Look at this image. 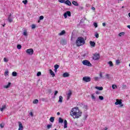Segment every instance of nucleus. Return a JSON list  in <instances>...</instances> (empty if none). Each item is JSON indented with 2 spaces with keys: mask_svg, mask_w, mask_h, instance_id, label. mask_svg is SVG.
<instances>
[{
  "mask_svg": "<svg viewBox=\"0 0 130 130\" xmlns=\"http://www.w3.org/2000/svg\"><path fill=\"white\" fill-rule=\"evenodd\" d=\"M36 28V25H35V24H32L31 25V28L35 29Z\"/></svg>",
  "mask_w": 130,
  "mask_h": 130,
  "instance_id": "nucleus-46",
  "label": "nucleus"
},
{
  "mask_svg": "<svg viewBox=\"0 0 130 130\" xmlns=\"http://www.w3.org/2000/svg\"><path fill=\"white\" fill-rule=\"evenodd\" d=\"M95 93L97 94V95H99V94H100V92L99 91H96L95 92Z\"/></svg>",
  "mask_w": 130,
  "mask_h": 130,
  "instance_id": "nucleus-60",
  "label": "nucleus"
},
{
  "mask_svg": "<svg viewBox=\"0 0 130 130\" xmlns=\"http://www.w3.org/2000/svg\"><path fill=\"white\" fill-rule=\"evenodd\" d=\"M38 102H39V101L38 100H37V99H35V100H34V101H33L34 104H37L38 103Z\"/></svg>",
  "mask_w": 130,
  "mask_h": 130,
  "instance_id": "nucleus-28",
  "label": "nucleus"
},
{
  "mask_svg": "<svg viewBox=\"0 0 130 130\" xmlns=\"http://www.w3.org/2000/svg\"><path fill=\"white\" fill-rule=\"evenodd\" d=\"M49 73L51 75V76H52V77L53 78L54 77V76H55V74H54V72H53V71H52V70L51 69L49 70Z\"/></svg>",
  "mask_w": 130,
  "mask_h": 130,
  "instance_id": "nucleus-13",
  "label": "nucleus"
},
{
  "mask_svg": "<svg viewBox=\"0 0 130 130\" xmlns=\"http://www.w3.org/2000/svg\"><path fill=\"white\" fill-rule=\"evenodd\" d=\"M17 72H12V76L13 77H17Z\"/></svg>",
  "mask_w": 130,
  "mask_h": 130,
  "instance_id": "nucleus-26",
  "label": "nucleus"
},
{
  "mask_svg": "<svg viewBox=\"0 0 130 130\" xmlns=\"http://www.w3.org/2000/svg\"><path fill=\"white\" fill-rule=\"evenodd\" d=\"M106 76L107 77V79H109V74H106Z\"/></svg>",
  "mask_w": 130,
  "mask_h": 130,
  "instance_id": "nucleus-56",
  "label": "nucleus"
},
{
  "mask_svg": "<svg viewBox=\"0 0 130 130\" xmlns=\"http://www.w3.org/2000/svg\"><path fill=\"white\" fill-rule=\"evenodd\" d=\"M0 126L2 128H4L5 125L4 124H0Z\"/></svg>",
  "mask_w": 130,
  "mask_h": 130,
  "instance_id": "nucleus-49",
  "label": "nucleus"
},
{
  "mask_svg": "<svg viewBox=\"0 0 130 130\" xmlns=\"http://www.w3.org/2000/svg\"><path fill=\"white\" fill-rule=\"evenodd\" d=\"M54 69H56L57 70V69H58V68H59V65L58 64H55L54 67Z\"/></svg>",
  "mask_w": 130,
  "mask_h": 130,
  "instance_id": "nucleus-39",
  "label": "nucleus"
},
{
  "mask_svg": "<svg viewBox=\"0 0 130 130\" xmlns=\"http://www.w3.org/2000/svg\"><path fill=\"white\" fill-rule=\"evenodd\" d=\"M94 26L95 28H97V27H98V24H97V23L95 22L94 23Z\"/></svg>",
  "mask_w": 130,
  "mask_h": 130,
  "instance_id": "nucleus-50",
  "label": "nucleus"
},
{
  "mask_svg": "<svg viewBox=\"0 0 130 130\" xmlns=\"http://www.w3.org/2000/svg\"><path fill=\"white\" fill-rule=\"evenodd\" d=\"M103 27H106V23L105 22L103 23Z\"/></svg>",
  "mask_w": 130,
  "mask_h": 130,
  "instance_id": "nucleus-55",
  "label": "nucleus"
},
{
  "mask_svg": "<svg viewBox=\"0 0 130 130\" xmlns=\"http://www.w3.org/2000/svg\"><path fill=\"white\" fill-rule=\"evenodd\" d=\"M54 72H55V73H56L57 72V69L55 68L54 69Z\"/></svg>",
  "mask_w": 130,
  "mask_h": 130,
  "instance_id": "nucleus-62",
  "label": "nucleus"
},
{
  "mask_svg": "<svg viewBox=\"0 0 130 130\" xmlns=\"http://www.w3.org/2000/svg\"><path fill=\"white\" fill-rule=\"evenodd\" d=\"M99 79V77H94L95 81H98Z\"/></svg>",
  "mask_w": 130,
  "mask_h": 130,
  "instance_id": "nucleus-53",
  "label": "nucleus"
},
{
  "mask_svg": "<svg viewBox=\"0 0 130 130\" xmlns=\"http://www.w3.org/2000/svg\"><path fill=\"white\" fill-rule=\"evenodd\" d=\"M84 9V8L83 7H79V10H83Z\"/></svg>",
  "mask_w": 130,
  "mask_h": 130,
  "instance_id": "nucleus-59",
  "label": "nucleus"
},
{
  "mask_svg": "<svg viewBox=\"0 0 130 130\" xmlns=\"http://www.w3.org/2000/svg\"><path fill=\"white\" fill-rule=\"evenodd\" d=\"M91 99H92L93 100H95V99H96V98L95 97V95L92 94V95H91Z\"/></svg>",
  "mask_w": 130,
  "mask_h": 130,
  "instance_id": "nucleus-45",
  "label": "nucleus"
},
{
  "mask_svg": "<svg viewBox=\"0 0 130 130\" xmlns=\"http://www.w3.org/2000/svg\"><path fill=\"white\" fill-rule=\"evenodd\" d=\"M87 117H88V115H84L83 118V120H86V119H87Z\"/></svg>",
  "mask_w": 130,
  "mask_h": 130,
  "instance_id": "nucleus-33",
  "label": "nucleus"
},
{
  "mask_svg": "<svg viewBox=\"0 0 130 130\" xmlns=\"http://www.w3.org/2000/svg\"><path fill=\"white\" fill-rule=\"evenodd\" d=\"M96 38H99V34L98 33H96L95 35Z\"/></svg>",
  "mask_w": 130,
  "mask_h": 130,
  "instance_id": "nucleus-52",
  "label": "nucleus"
},
{
  "mask_svg": "<svg viewBox=\"0 0 130 130\" xmlns=\"http://www.w3.org/2000/svg\"><path fill=\"white\" fill-rule=\"evenodd\" d=\"M128 16L130 17V13H128Z\"/></svg>",
  "mask_w": 130,
  "mask_h": 130,
  "instance_id": "nucleus-64",
  "label": "nucleus"
},
{
  "mask_svg": "<svg viewBox=\"0 0 130 130\" xmlns=\"http://www.w3.org/2000/svg\"><path fill=\"white\" fill-rule=\"evenodd\" d=\"M23 36H28V33L27 32V29H24L23 32Z\"/></svg>",
  "mask_w": 130,
  "mask_h": 130,
  "instance_id": "nucleus-19",
  "label": "nucleus"
},
{
  "mask_svg": "<svg viewBox=\"0 0 130 130\" xmlns=\"http://www.w3.org/2000/svg\"><path fill=\"white\" fill-rule=\"evenodd\" d=\"M58 122H59V123H62V122H63V119L61 118V117H59Z\"/></svg>",
  "mask_w": 130,
  "mask_h": 130,
  "instance_id": "nucleus-23",
  "label": "nucleus"
},
{
  "mask_svg": "<svg viewBox=\"0 0 130 130\" xmlns=\"http://www.w3.org/2000/svg\"><path fill=\"white\" fill-rule=\"evenodd\" d=\"M22 48V46H21V45L18 44L17 45V49H21Z\"/></svg>",
  "mask_w": 130,
  "mask_h": 130,
  "instance_id": "nucleus-43",
  "label": "nucleus"
},
{
  "mask_svg": "<svg viewBox=\"0 0 130 130\" xmlns=\"http://www.w3.org/2000/svg\"><path fill=\"white\" fill-rule=\"evenodd\" d=\"M100 78H103V76H102V72L100 73Z\"/></svg>",
  "mask_w": 130,
  "mask_h": 130,
  "instance_id": "nucleus-54",
  "label": "nucleus"
},
{
  "mask_svg": "<svg viewBox=\"0 0 130 130\" xmlns=\"http://www.w3.org/2000/svg\"><path fill=\"white\" fill-rule=\"evenodd\" d=\"M115 105H120V107H123V104H122V100L121 99H116Z\"/></svg>",
  "mask_w": 130,
  "mask_h": 130,
  "instance_id": "nucleus-3",
  "label": "nucleus"
},
{
  "mask_svg": "<svg viewBox=\"0 0 130 130\" xmlns=\"http://www.w3.org/2000/svg\"><path fill=\"white\" fill-rule=\"evenodd\" d=\"M11 86V82H9L8 84L5 86V88L6 89H8V88H10V86Z\"/></svg>",
  "mask_w": 130,
  "mask_h": 130,
  "instance_id": "nucleus-31",
  "label": "nucleus"
},
{
  "mask_svg": "<svg viewBox=\"0 0 130 130\" xmlns=\"http://www.w3.org/2000/svg\"><path fill=\"white\" fill-rule=\"evenodd\" d=\"M6 108H7L6 105H3L2 107L0 108V110L1 111L3 112L4 110H5V109H6Z\"/></svg>",
  "mask_w": 130,
  "mask_h": 130,
  "instance_id": "nucleus-17",
  "label": "nucleus"
},
{
  "mask_svg": "<svg viewBox=\"0 0 130 130\" xmlns=\"http://www.w3.org/2000/svg\"><path fill=\"white\" fill-rule=\"evenodd\" d=\"M84 108H85V109H88V106H84Z\"/></svg>",
  "mask_w": 130,
  "mask_h": 130,
  "instance_id": "nucleus-57",
  "label": "nucleus"
},
{
  "mask_svg": "<svg viewBox=\"0 0 130 130\" xmlns=\"http://www.w3.org/2000/svg\"><path fill=\"white\" fill-rule=\"evenodd\" d=\"M99 100H104V98L103 97V96H99Z\"/></svg>",
  "mask_w": 130,
  "mask_h": 130,
  "instance_id": "nucleus-42",
  "label": "nucleus"
},
{
  "mask_svg": "<svg viewBox=\"0 0 130 130\" xmlns=\"http://www.w3.org/2000/svg\"><path fill=\"white\" fill-rule=\"evenodd\" d=\"M12 14H10V15L8 16V20L9 23H12L13 22V18H12Z\"/></svg>",
  "mask_w": 130,
  "mask_h": 130,
  "instance_id": "nucleus-11",
  "label": "nucleus"
},
{
  "mask_svg": "<svg viewBox=\"0 0 130 130\" xmlns=\"http://www.w3.org/2000/svg\"><path fill=\"white\" fill-rule=\"evenodd\" d=\"M82 80L83 82H85V83H88L91 81V78L88 76H84L83 77Z\"/></svg>",
  "mask_w": 130,
  "mask_h": 130,
  "instance_id": "nucleus-4",
  "label": "nucleus"
},
{
  "mask_svg": "<svg viewBox=\"0 0 130 130\" xmlns=\"http://www.w3.org/2000/svg\"><path fill=\"white\" fill-rule=\"evenodd\" d=\"M62 77L63 78H67L68 77H70V74H69V73L66 72V73L63 74Z\"/></svg>",
  "mask_w": 130,
  "mask_h": 130,
  "instance_id": "nucleus-14",
  "label": "nucleus"
},
{
  "mask_svg": "<svg viewBox=\"0 0 130 130\" xmlns=\"http://www.w3.org/2000/svg\"><path fill=\"white\" fill-rule=\"evenodd\" d=\"M49 120L51 122H54V117H51Z\"/></svg>",
  "mask_w": 130,
  "mask_h": 130,
  "instance_id": "nucleus-24",
  "label": "nucleus"
},
{
  "mask_svg": "<svg viewBox=\"0 0 130 130\" xmlns=\"http://www.w3.org/2000/svg\"><path fill=\"white\" fill-rule=\"evenodd\" d=\"M47 127L48 129H49V128H51V127H52V124L47 125Z\"/></svg>",
  "mask_w": 130,
  "mask_h": 130,
  "instance_id": "nucleus-35",
  "label": "nucleus"
},
{
  "mask_svg": "<svg viewBox=\"0 0 130 130\" xmlns=\"http://www.w3.org/2000/svg\"><path fill=\"white\" fill-rule=\"evenodd\" d=\"M11 86V82H9L8 84L5 86V88L6 89H8V88H10V86Z\"/></svg>",
  "mask_w": 130,
  "mask_h": 130,
  "instance_id": "nucleus-29",
  "label": "nucleus"
},
{
  "mask_svg": "<svg viewBox=\"0 0 130 130\" xmlns=\"http://www.w3.org/2000/svg\"><path fill=\"white\" fill-rule=\"evenodd\" d=\"M82 63L84 64V66H87V67H91V66H92V64L90 63V61L87 60H83Z\"/></svg>",
  "mask_w": 130,
  "mask_h": 130,
  "instance_id": "nucleus-5",
  "label": "nucleus"
},
{
  "mask_svg": "<svg viewBox=\"0 0 130 130\" xmlns=\"http://www.w3.org/2000/svg\"><path fill=\"white\" fill-rule=\"evenodd\" d=\"M44 19V17L43 16H41L39 18V20H43Z\"/></svg>",
  "mask_w": 130,
  "mask_h": 130,
  "instance_id": "nucleus-48",
  "label": "nucleus"
},
{
  "mask_svg": "<svg viewBox=\"0 0 130 130\" xmlns=\"http://www.w3.org/2000/svg\"><path fill=\"white\" fill-rule=\"evenodd\" d=\"M122 89H127V87L126 86V85H125V84H123L122 85Z\"/></svg>",
  "mask_w": 130,
  "mask_h": 130,
  "instance_id": "nucleus-34",
  "label": "nucleus"
},
{
  "mask_svg": "<svg viewBox=\"0 0 130 130\" xmlns=\"http://www.w3.org/2000/svg\"><path fill=\"white\" fill-rule=\"evenodd\" d=\"M60 44H61L62 45H66V44H67V41H66L65 40H61V41H60Z\"/></svg>",
  "mask_w": 130,
  "mask_h": 130,
  "instance_id": "nucleus-16",
  "label": "nucleus"
},
{
  "mask_svg": "<svg viewBox=\"0 0 130 130\" xmlns=\"http://www.w3.org/2000/svg\"><path fill=\"white\" fill-rule=\"evenodd\" d=\"M119 63H120V60H116V64H117V66H118V64H119Z\"/></svg>",
  "mask_w": 130,
  "mask_h": 130,
  "instance_id": "nucleus-38",
  "label": "nucleus"
},
{
  "mask_svg": "<svg viewBox=\"0 0 130 130\" xmlns=\"http://www.w3.org/2000/svg\"><path fill=\"white\" fill-rule=\"evenodd\" d=\"M19 128L18 130H23L24 129V127H23V124L21 122H18Z\"/></svg>",
  "mask_w": 130,
  "mask_h": 130,
  "instance_id": "nucleus-10",
  "label": "nucleus"
},
{
  "mask_svg": "<svg viewBox=\"0 0 130 130\" xmlns=\"http://www.w3.org/2000/svg\"><path fill=\"white\" fill-rule=\"evenodd\" d=\"M108 64H109L110 67H113V63L112 61H110L108 62Z\"/></svg>",
  "mask_w": 130,
  "mask_h": 130,
  "instance_id": "nucleus-27",
  "label": "nucleus"
},
{
  "mask_svg": "<svg viewBox=\"0 0 130 130\" xmlns=\"http://www.w3.org/2000/svg\"><path fill=\"white\" fill-rule=\"evenodd\" d=\"M72 5H74V6H76V7H78V6H79V4H78V2L77 1H73Z\"/></svg>",
  "mask_w": 130,
  "mask_h": 130,
  "instance_id": "nucleus-22",
  "label": "nucleus"
},
{
  "mask_svg": "<svg viewBox=\"0 0 130 130\" xmlns=\"http://www.w3.org/2000/svg\"><path fill=\"white\" fill-rule=\"evenodd\" d=\"M118 35L120 37H121V36H123V35H124V32H120Z\"/></svg>",
  "mask_w": 130,
  "mask_h": 130,
  "instance_id": "nucleus-36",
  "label": "nucleus"
},
{
  "mask_svg": "<svg viewBox=\"0 0 130 130\" xmlns=\"http://www.w3.org/2000/svg\"><path fill=\"white\" fill-rule=\"evenodd\" d=\"M89 44H90V46H91V47H95V45H96V43L93 41H90Z\"/></svg>",
  "mask_w": 130,
  "mask_h": 130,
  "instance_id": "nucleus-15",
  "label": "nucleus"
},
{
  "mask_svg": "<svg viewBox=\"0 0 130 130\" xmlns=\"http://www.w3.org/2000/svg\"><path fill=\"white\" fill-rule=\"evenodd\" d=\"M71 111L70 115L74 119L80 118L82 116V112L80 111L78 107L72 108Z\"/></svg>",
  "mask_w": 130,
  "mask_h": 130,
  "instance_id": "nucleus-1",
  "label": "nucleus"
},
{
  "mask_svg": "<svg viewBox=\"0 0 130 130\" xmlns=\"http://www.w3.org/2000/svg\"><path fill=\"white\" fill-rule=\"evenodd\" d=\"M91 10H92V11H95L96 9L95 8V7H92Z\"/></svg>",
  "mask_w": 130,
  "mask_h": 130,
  "instance_id": "nucleus-58",
  "label": "nucleus"
},
{
  "mask_svg": "<svg viewBox=\"0 0 130 130\" xmlns=\"http://www.w3.org/2000/svg\"><path fill=\"white\" fill-rule=\"evenodd\" d=\"M58 2H59V3H61V4H64V3H66V0H58Z\"/></svg>",
  "mask_w": 130,
  "mask_h": 130,
  "instance_id": "nucleus-41",
  "label": "nucleus"
},
{
  "mask_svg": "<svg viewBox=\"0 0 130 130\" xmlns=\"http://www.w3.org/2000/svg\"><path fill=\"white\" fill-rule=\"evenodd\" d=\"M68 127V121L67 120H64V128H67Z\"/></svg>",
  "mask_w": 130,
  "mask_h": 130,
  "instance_id": "nucleus-18",
  "label": "nucleus"
},
{
  "mask_svg": "<svg viewBox=\"0 0 130 130\" xmlns=\"http://www.w3.org/2000/svg\"><path fill=\"white\" fill-rule=\"evenodd\" d=\"M85 39L83 37H78L76 41L77 46H82L85 44Z\"/></svg>",
  "mask_w": 130,
  "mask_h": 130,
  "instance_id": "nucleus-2",
  "label": "nucleus"
},
{
  "mask_svg": "<svg viewBox=\"0 0 130 130\" xmlns=\"http://www.w3.org/2000/svg\"><path fill=\"white\" fill-rule=\"evenodd\" d=\"M4 75L5 76H9V71H6L4 73Z\"/></svg>",
  "mask_w": 130,
  "mask_h": 130,
  "instance_id": "nucleus-37",
  "label": "nucleus"
},
{
  "mask_svg": "<svg viewBox=\"0 0 130 130\" xmlns=\"http://www.w3.org/2000/svg\"><path fill=\"white\" fill-rule=\"evenodd\" d=\"M57 115H60V113L59 112H58L57 113Z\"/></svg>",
  "mask_w": 130,
  "mask_h": 130,
  "instance_id": "nucleus-63",
  "label": "nucleus"
},
{
  "mask_svg": "<svg viewBox=\"0 0 130 130\" xmlns=\"http://www.w3.org/2000/svg\"><path fill=\"white\" fill-rule=\"evenodd\" d=\"M30 115L31 116H33V112H30Z\"/></svg>",
  "mask_w": 130,
  "mask_h": 130,
  "instance_id": "nucleus-61",
  "label": "nucleus"
},
{
  "mask_svg": "<svg viewBox=\"0 0 130 130\" xmlns=\"http://www.w3.org/2000/svg\"><path fill=\"white\" fill-rule=\"evenodd\" d=\"M4 60L5 62H8V61H9V60H8V59H7L6 57L4 58Z\"/></svg>",
  "mask_w": 130,
  "mask_h": 130,
  "instance_id": "nucleus-47",
  "label": "nucleus"
},
{
  "mask_svg": "<svg viewBox=\"0 0 130 130\" xmlns=\"http://www.w3.org/2000/svg\"><path fill=\"white\" fill-rule=\"evenodd\" d=\"M92 58L94 60H98L100 58V55L98 53H95L93 54Z\"/></svg>",
  "mask_w": 130,
  "mask_h": 130,
  "instance_id": "nucleus-6",
  "label": "nucleus"
},
{
  "mask_svg": "<svg viewBox=\"0 0 130 130\" xmlns=\"http://www.w3.org/2000/svg\"><path fill=\"white\" fill-rule=\"evenodd\" d=\"M67 100H70V98H71V96H72V90H69V93H67Z\"/></svg>",
  "mask_w": 130,
  "mask_h": 130,
  "instance_id": "nucleus-9",
  "label": "nucleus"
},
{
  "mask_svg": "<svg viewBox=\"0 0 130 130\" xmlns=\"http://www.w3.org/2000/svg\"><path fill=\"white\" fill-rule=\"evenodd\" d=\"M64 34H66V31L64 30H63L61 31V32H60V33L58 34V35L59 36H61Z\"/></svg>",
  "mask_w": 130,
  "mask_h": 130,
  "instance_id": "nucleus-20",
  "label": "nucleus"
},
{
  "mask_svg": "<svg viewBox=\"0 0 130 130\" xmlns=\"http://www.w3.org/2000/svg\"><path fill=\"white\" fill-rule=\"evenodd\" d=\"M58 93V91L55 90L54 93V96H56L57 95V93Z\"/></svg>",
  "mask_w": 130,
  "mask_h": 130,
  "instance_id": "nucleus-51",
  "label": "nucleus"
},
{
  "mask_svg": "<svg viewBox=\"0 0 130 130\" xmlns=\"http://www.w3.org/2000/svg\"><path fill=\"white\" fill-rule=\"evenodd\" d=\"M11 86V82H9L8 84L5 86V88L6 89H8V88H10V86Z\"/></svg>",
  "mask_w": 130,
  "mask_h": 130,
  "instance_id": "nucleus-30",
  "label": "nucleus"
},
{
  "mask_svg": "<svg viewBox=\"0 0 130 130\" xmlns=\"http://www.w3.org/2000/svg\"><path fill=\"white\" fill-rule=\"evenodd\" d=\"M37 77H40V76H41V72H38V73L37 74Z\"/></svg>",
  "mask_w": 130,
  "mask_h": 130,
  "instance_id": "nucleus-44",
  "label": "nucleus"
},
{
  "mask_svg": "<svg viewBox=\"0 0 130 130\" xmlns=\"http://www.w3.org/2000/svg\"><path fill=\"white\" fill-rule=\"evenodd\" d=\"M26 52L29 55H32L34 53V50H33V49H28L26 50Z\"/></svg>",
  "mask_w": 130,
  "mask_h": 130,
  "instance_id": "nucleus-7",
  "label": "nucleus"
},
{
  "mask_svg": "<svg viewBox=\"0 0 130 130\" xmlns=\"http://www.w3.org/2000/svg\"><path fill=\"white\" fill-rule=\"evenodd\" d=\"M63 16L65 19H67V18H68V17H71L72 16V14L70 11H67L64 13Z\"/></svg>",
  "mask_w": 130,
  "mask_h": 130,
  "instance_id": "nucleus-8",
  "label": "nucleus"
},
{
  "mask_svg": "<svg viewBox=\"0 0 130 130\" xmlns=\"http://www.w3.org/2000/svg\"><path fill=\"white\" fill-rule=\"evenodd\" d=\"M64 4L67 6H69V7H71V6H72V3H71V1L69 0H67L66 1H65Z\"/></svg>",
  "mask_w": 130,
  "mask_h": 130,
  "instance_id": "nucleus-12",
  "label": "nucleus"
},
{
  "mask_svg": "<svg viewBox=\"0 0 130 130\" xmlns=\"http://www.w3.org/2000/svg\"><path fill=\"white\" fill-rule=\"evenodd\" d=\"M112 89H113V90H114V89H116V88H117V85L113 84L112 85Z\"/></svg>",
  "mask_w": 130,
  "mask_h": 130,
  "instance_id": "nucleus-32",
  "label": "nucleus"
},
{
  "mask_svg": "<svg viewBox=\"0 0 130 130\" xmlns=\"http://www.w3.org/2000/svg\"><path fill=\"white\" fill-rule=\"evenodd\" d=\"M23 4H24V5H27V4L28 3V1L27 0H24L22 1Z\"/></svg>",
  "mask_w": 130,
  "mask_h": 130,
  "instance_id": "nucleus-40",
  "label": "nucleus"
},
{
  "mask_svg": "<svg viewBox=\"0 0 130 130\" xmlns=\"http://www.w3.org/2000/svg\"><path fill=\"white\" fill-rule=\"evenodd\" d=\"M62 99H63V98H62V96L60 95L59 96V101L58 102L59 103H62Z\"/></svg>",
  "mask_w": 130,
  "mask_h": 130,
  "instance_id": "nucleus-21",
  "label": "nucleus"
},
{
  "mask_svg": "<svg viewBox=\"0 0 130 130\" xmlns=\"http://www.w3.org/2000/svg\"><path fill=\"white\" fill-rule=\"evenodd\" d=\"M95 89H97L98 90H100V91L103 90V87H98V86H96L95 87Z\"/></svg>",
  "mask_w": 130,
  "mask_h": 130,
  "instance_id": "nucleus-25",
  "label": "nucleus"
}]
</instances>
